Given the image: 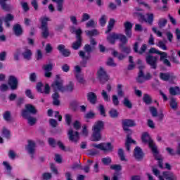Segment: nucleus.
I'll use <instances>...</instances> for the list:
<instances>
[{
	"mask_svg": "<svg viewBox=\"0 0 180 180\" xmlns=\"http://www.w3.org/2000/svg\"><path fill=\"white\" fill-rule=\"evenodd\" d=\"M141 139L142 140V142L144 143V144H147L148 146L155 158L158 161V165L160 168H161L162 169H164V165H162V157L160 156L158 152V147H157V145L155 144L154 141L151 139V136H150V134H148V132H143L141 135Z\"/></svg>",
	"mask_w": 180,
	"mask_h": 180,
	"instance_id": "nucleus-1",
	"label": "nucleus"
},
{
	"mask_svg": "<svg viewBox=\"0 0 180 180\" xmlns=\"http://www.w3.org/2000/svg\"><path fill=\"white\" fill-rule=\"evenodd\" d=\"M56 79L57 80L52 84V88L55 92L53 94L52 98L53 99V105L58 106V105H60V100H58L60 96L57 91L64 92V91H65V87L63 86V81L60 79V75H56Z\"/></svg>",
	"mask_w": 180,
	"mask_h": 180,
	"instance_id": "nucleus-2",
	"label": "nucleus"
},
{
	"mask_svg": "<svg viewBox=\"0 0 180 180\" xmlns=\"http://www.w3.org/2000/svg\"><path fill=\"white\" fill-rule=\"evenodd\" d=\"M134 16L137 18L140 22H146V23H149L150 25H152L153 22H154V14L150 13L144 16L138 8H134Z\"/></svg>",
	"mask_w": 180,
	"mask_h": 180,
	"instance_id": "nucleus-3",
	"label": "nucleus"
},
{
	"mask_svg": "<svg viewBox=\"0 0 180 180\" xmlns=\"http://www.w3.org/2000/svg\"><path fill=\"white\" fill-rule=\"evenodd\" d=\"M71 33L76 35L77 40L72 44V49L74 50H78L79 47H81V44L82 43V38H81V35L82 34V30L79 27L75 28L74 27H70Z\"/></svg>",
	"mask_w": 180,
	"mask_h": 180,
	"instance_id": "nucleus-4",
	"label": "nucleus"
},
{
	"mask_svg": "<svg viewBox=\"0 0 180 180\" xmlns=\"http://www.w3.org/2000/svg\"><path fill=\"white\" fill-rule=\"evenodd\" d=\"M116 40H120L123 44L127 43V38L122 34L111 33L107 36V41L110 44H115Z\"/></svg>",
	"mask_w": 180,
	"mask_h": 180,
	"instance_id": "nucleus-5",
	"label": "nucleus"
},
{
	"mask_svg": "<svg viewBox=\"0 0 180 180\" xmlns=\"http://www.w3.org/2000/svg\"><path fill=\"white\" fill-rule=\"evenodd\" d=\"M91 147L97 148V150L104 151V153H112L114 148L113 144H112L110 142L94 143L91 145Z\"/></svg>",
	"mask_w": 180,
	"mask_h": 180,
	"instance_id": "nucleus-6",
	"label": "nucleus"
},
{
	"mask_svg": "<svg viewBox=\"0 0 180 180\" xmlns=\"http://www.w3.org/2000/svg\"><path fill=\"white\" fill-rule=\"evenodd\" d=\"M50 22V18L42 17L40 19L41 27L40 29L42 30V36L44 37H49V28L47 27V22Z\"/></svg>",
	"mask_w": 180,
	"mask_h": 180,
	"instance_id": "nucleus-7",
	"label": "nucleus"
},
{
	"mask_svg": "<svg viewBox=\"0 0 180 180\" xmlns=\"http://www.w3.org/2000/svg\"><path fill=\"white\" fill-rule=\"evenodd\" d=\"M149 53H153L155 54H160V61H163L164 64H165V65H167V67H171V63H169V60H168L167 59V54L165 52H161L157 49H155V48H151L149 50Z\"/></svg>",
	"mask_w": 180,
	"mask_h": 180,
	"instance_id": "nucleus-8",
	"label": "nucleus"
},
{
	"mask_svg": "<svg viewBox=\"0 0 180 180\" xmlns=\"http://www.w3.org/2000/svg\"><path fill=\"white\" fill-rule=\"evenodd\" d=\"M29 113H32V115H36V113H37V110L36 109V107H34L32 104L25 105V110H22V117L27 118V116H29Z\"/></svg>",
	"mask_w": 180,
	"mask_h": 180,
	"instance_id": "nucleus-9",
	"label": "nucleus"
},
{
	"mask_svg": "<svg viewBox=\"0 0 180 180\" xmlns=\"http://www.w3.org/2000/svg\"><path fill=\"white\" fill-rule=\"evenodd\" d=\"M122 126L125 131L131 134V131L129 129V127H134L136 126V122L133 120H124L122 121Z\"/></svg>",
	"mask_w": 180,
	"mask_h": 180,
	"instance_id": "nucleus-10",
	"label": "nucleus"
},
{
	"mask_svg": "<svg viewBox=\"0 0 180 180\" xmlns=\"http://www.w3.org/2000/svg\"><path fill=\"white\" fill-rule=\"evenodd\" d=\"M97 77L99 78L101 82L105 81V82L107 81H109V75L106 74V72L105 71V69L103 68H100L97 72Z\"/></svg>",
	"mask_w": 180,
	"mask_h": 180,
	"instance_id": "nucleus-11",
	"label": "nucleus"
},
{
	"mask_svg": "<svg viewBox=\"0 0 180 180\" xmlns=\"http://www.w3.org/2000/svg\"><path fill=\"white\" fill-rule=\"evenodd\" d=\"M37 91L41 94H50V86L49 84L43 85L41 82L37 84Z\"/></svg>",
	"mask_w": 180,
	"mask_h": 180,
	"instance_id": "nucleus-12",
	"label": "nucleus"
},
{
	"mask_svg": "<svg viewBox=\"0 0 180 180\" xmlns=\"http://www.w3.org/2000/svg\"><path fill=\"white\" fill-rule=\"evenodd\" d=\"M68 136L69 137V140L72 141V143H77V141L79 140V134L78 131H74L72 129L68 130Z\"/></svg>",
	"mask_w": 180,
	"mask_h": 180,
	"instance_id": "nucleus-13",
	"label": "nucleus"
},
{
	"mask_svg": "<svg viewBox=\"0 0 180 180\" xmlns=\"http://www.w3.org/2000/svg\"><path fill=\"white\" fill-rule=\"evenodd\" d=\"M75 73L76 79L79 82V84H84L85 79H84V76L81 74V68L78 65L75 67Z\"/></svg>",
	"mask_w": 180,
	"mask_h": 180,
	"instance_id": "nucleus-14",
	"label": "nucleus"
},
{
	"mask_svg": "<svg viewBox=\"0 0 180 180\" xmlns=\"http://www.w3.org/2000/svg\"><path fill=\"white\" fill-rule=\"evenodd\" d=\"M133 23L129 21L124 22V32L127 37H131V29L133 28Z\"/></svg>",
	"mask_w": 180,
	"mask_h": 180,
	"instance_id": "nucleus-15",
	"label": "nucleus"
},
{
	"mask_svg": "<svg viewBox=\"0 0 180 180\" xmlns=\"http://www.w3.org/2000/svg\"><path fill=\"white\" fill-rule=\"evenodd\" d=\"M84 50L86 51V52L80 51L79 52V57H82L83 60H88V58H89L90 56H86V54H88V53H89L90 51H92V48L91 47V45H85Z\"/></svg>",
	"mask_w": 180,
	"mask_h": 180,
	"instance_id": "nucleus-16",
	"label": "nucleus"
},
{
	"mask_svg": "<svg viewBox=\"0 0 180 180\" xmlns=\"http://www.w3.org/2000/svg\"><path fill=\"white\" fill-rule=\"evenodd\" d=\"M53 67H54V64L53 63H49V64L43 65L42 68L44 71H45L44 76L46 78H50V77H51V70H53Z\"/></svg>",
	"mask_w": 180,
	"mask_h": 180,
	"instance_id": "nucleus-17",
	"label": "nucleus"
},
{
	"mask_svg": "<svg viewBox=\"0 0 180 180\" xmlns=\"http://www.w3.org/2000/svg\"><path fill=\"white\" fill-rule=\"evenodd\" d=\"M103 127H105V122L103 121H96L94 122V124L92 127V131H102L103 130Z\"/></svg>",
	"mask_w": 180,
	"mask_h": 180,
	"instance_id": "nucleus-18",
	"label": "nucleus"
},
{
	"mask_svg": "<svg viewBox=\"0 0 180 180\" xmlns=\"http://www.w3.org/2000/svg\"><path fill=\"white\" fill-rule=\"evenodd\" d=\"M157 57L148 55L146 57V63L149 64L152 68H157Z\"/></svg>",
	"mask_w": 180,
	"mask_h": 180,
	"instance_id": "nucleus-19",
	"label": "nucleus"
},
{
	"mask_svg": "<svg viewBox=\"0 0 180 180\" xmlns=\"http://www.w3.org/2000/svg\"><path fill=\"white\" fill-rule=\"evenodd\" d=\"M8 85L13 90L18 89V79L15 76H9Z\"/></svg>",
	"mask_w": 180,
	"mask_h": 180,
	"instance_id": "nucleus-20",
	"label": "nucleus"
},
{
	"mask_svg": "<svg viewBox=\"0 0 180 180\" xmlns=\"http://www.w3.org/2000/svg\"><path fill=\"white\" fill-rule=\"evenodd\" d=\"M146 50H147V45L146 44H143L140 49V50H139V43L136 42L134 45V51H135V53H139V54H143V53H144V51H146Z\"/></svg>",
	"mask_w": 180,
	"mask_h": 180,
	"instance_id": "nucleus-21",
	"label": "nucleus"
},
{
	"mask_svg": "<svg viewBox=\"0 0 180 180\" xmlns=\"http://www.w3.org/2000/svg\"><path fill=\"white\" fill-rule=\"evenodd\" d=\"M134 156L136 160H142V158L144 157V153H143V150H141V148L139 147L135 148Z\"/></svg>",
	"mask_w": 180,
	"mask_h": 180,
	"instance_id": "nucleus-22",
	"label": "nucleus"
},
{
	"mask_svg": "<svg viewBox=\"0 0 180 180\" xmlns=\"http://www.w3.org/2000/svg\"><path fill=\"white\" fill-rule=\"evenodd\" d=\"M36 149V143L33 141H28V145L26 147L27 151H28L29 154H33Z\"/></svg>",
	"mask_w": 180,
	"mask_h": 180,
	"instance_id": "nucleus-23",
	"label": "nucleus"
},
{
	"mask_svg": "<svg viewBox=\"0 0 180 180\" xmlns=\"http://www.w3.org/2000/svg\"><path fill=\"white\" fill-rule=\"evenodd\" d=\"M58 50L65 57H69L71 52L68 49H65V46L60 44L58 46Z\"/></svg>",
	"mask_w": 180,
	"mask_h": 180,
	"instance_id": "nucleus-24",
	"label": "nucleus"
},
{
	"mask_svg": "<svg viewBox=\"0 0 180 180\" xmlns=\"http://www.w3.org/2000/svg\"><path fill=\"white\" fill-rule=\"evenodd\" d=\"M92 135L91 140V141H101L102 139V135L101 134V132L98 131H92Z\"/></svg>",
	"mask_w": 180,
	"mask_h": 180,
	"instance_id": "nucleus-25",
	"label": "nucleus"
},
{
	"mask_svg": "<svg viewBox=\"0 0 180 180\" xmlns=\"http://www.w3.org/2000/svg\"><path fill=\"white\" fill-rule=\"evenodd\" d=\"M131 144H136V141L130 138V136L128 135L127 136V140L125 143V147L127 151H130V146H131Z\"/></svg>",
	"mask_w": 180,
	"mask_h": 180,
	"instance_id": "nucleus-26",
	"label": "nucleus"
},
{
	"mask_svg": "<svg viewBox=\"0 0 180 180\" xmlns=\"http://www.w3.org/2000/svg\"><path fill=\"white\" fill-rule=\"evenodd\" d=\"M118 156L120 161H122V162H127V161H129V159H127V158H126V155H124V151L123 150V149L118 150Z\"/></svg>",
	"mask_w": 180,
	"mask_h": 180,
	"instance_id": "nucleus-27",
	"label": "nucleus"
},
{
	"mask_svg": "<svg viewBox=\"0 0 180 180\" xmlns=\"http://www.w3.org/2000/svg\"><path fill=\"white\" fill-rule=\"evenodd\" d=\"M87 99L90 103H96V94L90 92L87 94Z\"/></svg>",
	"mask_w": 180,
	"mask_h": 180,
	"instance_id": "nucleus-28",
	"label": "nucleus"
},
{
	"mask_svg": "<svg viewBox=\"0 0 180 180\" xmlns=\"http://www.w3.org/2000/svg\"><path fill=\"white\" fill-rule=\"evenodd\" d=\"M53 2L57 4V10L58 12H61L64 9V0H52Z\"/></svg>",
	"mask_w": 180,
	"mask_h": 180,
	"instance_id": "nucleus-29",
	"label": "nucleus"
},
{
	"mask_svg": "<svg viewBox=\"0 0 180 180\" xmlns=\"http://www.w3.org/2000/svg\"><path fill=\"white\" fill-rule=\"evenodd\" d=\"M169 92L173 96L180 95V89L179 86L170 87Z\"/></svg>",
	"mask_w": 180,
	"mask_h": 180,
	"instance_id": "nucleus-30",
	"label": "nucleus"
},
{
	"mask_svg": "<svg viewBox=\"0 0 180 180\" xmlns=\"http://www.w3.org/2000/svg\"><path fill=\"white\" fill-rule=\"evenodd\" d=\"M12 20H13V15L11 14H7L4 18L5 25L7 27H9L11 26L9 22H12Z\"/></svg>",
	"mask_w": 180,
	"mask_h": 180,
	"instance_id": "nucleus-31",
	"label": "nucleus"
},
{
	"mask_svg": "<svg viewBox=\"0 0 180 180\" xmlns=\"http://www.w3.org/2000/svg\"><path fill=\"white\" fill-rule=\"evenodd\" d=\"M32 51L30 49H25L22 52V56L25 60H30L32 56Z\"/></svg>",
	"mask_w": 180,
	"mask_h": 180,
	"instance_id": "nucleus-32",
	"label": "nucleus"
},
{
	"mask_svg": "<svg viewBox=\"0 0 180 180\" xmlns=\"http://www.w3.org/2000/svg\"><path fill=\"white\" fill-rule=\"evenodd\" d=\"M1 135L6 139H9L11 137V131H9L8 128L4 127L1 129Z\"/></svg>",
	"mask_w": 180,
	"mask_h": 180,
	"instance_id": "nucleus-33",
	"label": "nucleus"
},
{
	"mask_svg": "<svg viewBox=\"0 0 180 180\" xmlns=\"http://www.w3.org/2000/svg\"><path fill=\"white\" fill-rule=\"evenodd\" d=\"M85 33L86 36H89V37H92L94 36H99V31H98L97 30H86L85 31Z\"/></svg>",
	"mask_w": 180,
	"mask_h": 180,
	"instance_id": "nucleus-34",
	"label": "nucleus"
},
{
	"mask_svg": "<svg viewBox=\"0 0 180 180\" xmlns=\"http://www.w3.org/2000/svg\"><path fill=\"white\" fill-rule=\"evenodd\" d=\"M115 23H116V20H115L114 18L110 19V21H109L108 25V30L105 31L106 34L109 33V32H110V30H112V29H113V26H115Z\"/></svg>",
	"mask_w": 180,
	"mask_h": 180,
	"instance_id": "nucleus-35",
	"label": "nucleus"
},
{
	"mask_svg": "<svg viewBox=\"0 0 180 180\" xmlns=\"http://www.w3.org/2000/svg\"><path fill=\"white\" fill-rule=\"evenodd\" d=\"M13 31L15 33L16 36H20V34H22L23 32L22 30V27H20V25L18 24L14 25Z\"/></svg>",
	"mask_w": 180,
	"mask_h": 180,
	"instance_id": "nucleus-36",
	"label": "nucleus"
},
{
	"mask_svg": "<svg viewBox=\"0 0 180 180\" xmlns=\"http://www.w3.org/2000/svg\"><path fill=\"white\" fill-rule=\"evenodd\" d=\"M89 131L88 130V125H83L82 127L81 136L83 137H88Z\"/></svg>",
	"mask_w": 180,
	"mask_h": 180,
	"instance_id": "nucleus-37",
	"label": "nucleus"
},
{
	"mask_svg": "<svg viewBox=\"0 0 180 180\" xmlns=\"http://www.w3.org/2000/svg\"><path fill=\"white\" fill-rule=\"evenodd\" d=\"M106 22H108V15H103L98 19L99 25H101L102 27L106 25Z\"/></svg>",
	"mask_w": 180,
	"mask_h": 180,
	"instance_id": "nucleus-38",
	"label": "nucleus"
},
{
	"mask_svg": "<svg viewBox=\"0 0 180 180\" xmlns=\"http://www.w3.org/2000/svg\"><path fill=\"white\" fill-rule=\"evenodd\" d=\"M160 78L163 81H168L172 78V75H169L168 73H161L160 74Z\"/></svg>",
	"mask_w": 180,
	"mask_h": 180,
	"instance_id": "nucleus-39",
	"label": "nucleus"
},
{
	"mask_svg": "<svg viewBox=\"0 0 180 180\" xmlns=\"http://www.w3.org/2000/svg\"><path fill=\"white\" fill-rule=\"evenodd\" d=\"M137 82H139L140 84H141V82H144V81H146V79L144 78V73L143 72V71H140L139 75H138V77L136 79Z\"/></svg>",
	"mask_w": 180,
	"mask_h": 180,
	"instance_id": "nucleus-40",
	"label": "nucleus"
},
{
	"mask_svg": "<svg viewBox=\"0 0 180 180\" xmlns=\"http://www.w3.org/2000/svg\"><path fill=\"white\" fill-rule=\"evenodd\" d=\"M170 106L172 109H174V110H176L178 109V102H176V99L172 98L170 101Z\"/></svg>",
	"mask_w": 180,
	"mask_h": 180,
	"instance_id": "nucleus-41",
	"label": "nucleus"
},
{
	"mask_svg": "<svg viewBox=\"0 0 180 180\" xmlns=\"http://www.w3.org/2000/svg\"><path fill=\"white\" fill-rule=\"evenodd\" d=\"M96 22L94 20H90L86 23V27H96Z\"/></svg>",
	"mask_w": 180,
	"mask_h": 180,
	"instance_id": "nucleus-42",
	"label": "nucleus"
},
{
	"mask_svg": "<svg viewBox=\"0 0 180 180\" xmlns=\"http://www.w3.org/2000/svg\"><path fill=\"white\" fill-rule=\"evenodd\" d=\"M149 110L153 117H157V116H158V112L157 111V108H155V107H150Z\"/></svg>",
	"mask_w": 180,
	"mask_h": 180,
	"instance_id": "nucleus-43",
	"label": "nucleus"
},
{
	"mask_svg": "<svg viewBox=\"0 0 180 180\" xmlns=\"http://www.w3.org/2000/svg\"><path fill=\"white\" fill-rule=\"evenodd\" d=\"M123 103L124 106H126L127 108H129V109H131L132 104L130 100L127 97H125L124 98Z\"/></svg>",
	"mask_w": 180,
	"mask_h": 180,
	"instance_id": "nucleus-44",
	"label": "nucleus"
},
{
	"mask_svg": "<svg viewBox=\"0 0 180 180\" xmlns=\"http://www.w3.org/2000/svg\"><path fill=\"white\" fill-rule=\"evenodd\" d=\"M122 89H123V85L118 84L117 86V91L118 96H124V93H123V91H122Z\"/></svg>",
	"mask_w": 180,
	"mask_h": 180,
	"instance_id": "nucleus-45",
	"label": "nucleus"
},
{
	"mask_svg": "<svg viewBox=\"0 0 180 180\" xmlns=\"http://www.w3.org/2000/svg\"><path fill=\"white\" fill-rule=\"evenodd\" d=\"M27 120V122L29 123V124H30V126H33V124H34L37 122V120L35 117H29L27 116V118H25Z\"/></svg>",
	"mask_w": 180,
	"mask_h": 180,
	"instance_id": "nucleus-46",
	"label": "nucleus"
},
{
	"mask_svg": "<svg viewBox=\"0 0 180 180\" xmlns=\"http://www.w3.org/2000/svg\"><path fill=\"white\" fill-rule=\"evenodd\" d=\"M120 49H121L122 53H126V54H129V53H130L131 51L130 47H124L123 44H120Z\"/></svg>",
	"mask_w": 180,
	"mask_h": 180,
	"instance_id": "nucleus-47",
	"label": "nucleus"
},
{
	"mask_svg": "<svg viewBox=\"0 0 180 180\" xmlns=\"http://www.w3.org/2000/svg\"><path fill=\"white\" fill-rule=\"evenodd\" d=\"M110 117H117L119 116V112L115 109H112L109 111Z\"/></svg>",
	"mask_w": 180,
	"mask_h": 180,
	"instance_id": "nucleus-48",
	"label": "nucleus"
},
{
	"mask_svg": "<svg viewBox=\"0 0 180 180\" xmlns=\"http://www.w3.org/2000/svg\"><path fill=\"white\" fill-rule=\"evenodd\" d=\"M5 2H6V0H0V4L1 5L2 8L4 9V11H9L11 7L5 4Z\"/></svg>",
	"mask_w": 180,
	"mask_h": 180,
	"instance_id": "nucleus-49",
	"label": "nucleus"
},
{
	"mask_svg": "<svg viewBox=\"0 0 180 180\" xmlns=\"http://www.w3.org/2000/svg\"><path fill=\"white\" fill-rule=\"evenodd\" d=\"M101 95L105 102H110V98L109 97V95H108V93L105 90H103Z\"/></svg>",
	"mask_w": 180,
	"mask_h": 180,
	"instance_id": "nucleus-50",
	"label": "nucleus"
},
{
	"mask_svg": "<svg viewBox=\"0 0 180 180\" xmlns=\"http://www.w3.org/2000/svg\"><path fill=\"white\" fill-rule=\"evenodd\" d=\"M101 161L104 165H109V164L112 162V158H110V157H106L103 158Z\"/></svg>",
	"mask_w": 180,
	"mask_h": 180,
	"instance_id": "nucleus-51",
	"label": "nucleus"
},
{
	"mask_svg": "<svg viewBox=\"0 0 180 180\" xmlns=\"http://www.w3.org/2000/svg\"><path fill=\"white\" fill-rule=\"evenodd\" d=\"M25 95L30 99H34V95H33V93L30 89L25 90Z\"/></svg>",
	"mask_w": 180,
	"mask_h": 180,
	"instance_id": "nucleus-52",
	"label": "nucleus"
},
{
	"mask_svg": "<svg viewBox=\"0 0 180 180\" xmlns=\"http://www.w3.org/2000/svg\"><path fill=\"white\" fill-rule=\"evenodd\" d=\"M143 102H145L146 105H149V103L151 102V97L148 94H144Z\"/></svg>",
	"mask_w": 180,
	"mask_h": 180,
	"instance_id": "nucleus-53",
	"label": "nucleus"
},
{
	"mask_svg": "<svg viewBox=\"0 0 180 180\" xmlns=\"http://www.w3.org/2000/svg\"><path fill=\"white\" fill-rule=\"evenodd\" d=\"M3 117L4 120H6V122H11V112L6 111V112H4Z\"/></svg>",
	"mask_w": 180,
	"mask_h": 180,
	"instance_id": "nucleus-54",
	"label": "nucleus"
},
{
	"mask_svg": "<svg viewBox=\"0 0 180 180\" xmlns=\"http://www.w3.org/2000/svg\"><path fill=\"white\" fill-rule=\"evenodd\" d=\"M112 55L114 56V57H117L118 60H123V58H124V56L123 54L119 55L116 51H113L112 52Z\"/></svg>",
	"mask_w": 180,
	"mask_h": 180,
	"instance_id": "nucleus-55",
	"label": "nucleus"
},
{
	"mask_svg": "<svg viewBox=\"0 0 180 180\" xmlns=\"http://www.w3.org/2000/svg\"><path fill=\"white\" fill-rule=\"evenodd\" d=\"M72 126L75 130H79V129H81V122L78 120H76L73 122Z\"/></svg>",
	"mask_w": 180,
	"mask_h": 180,
	"instance_id": "nucleus-56",
	"label": "nucleus"
},
{
	"mask_svg": "<svg viewBox=\"0 0 180 180\" xmlns=\"http://www.w3.org/2000/svg\"><path fill=\"white\" fill-rule=\"evenodd\" d=\"M35 57L37 60H41L43 58V52H41L40 49L37 50Z\"/></svg>",
	"mask_w": 180,
	"mask_h": 180,
	"instance_id": "nucleus-57",
	"label": "nucleus"
},
{
	"mask_svg": "<svg viewBox=\"0 0 180 180\" xmlns=\"http://www.w3.org/2000/svg\"><path fill=\"white\" fill-rule=\"evenodd\" d=\"M166 25H167V19L162 18L159 20L158 25L160 26V27H164V26H165Z\"/></svg>",
	"mask_w": 180,
	"mask_h": 180,
	"instance_id": "nucleus-58",
	"label": "nucleus"
},
{
	"mask_svg": "<svg viewBox=\"0 0 180 180\" xmlns=\"http://www.w3.org/2000/svg\"><path fill=\"white\" fill-rule=\"evenodd\" d=\"M91 16L88 13H83L82 15V20L81 22H86V20H89Z\"/></svg>",
	"mask_w": 180,
	"mask_h": 180,
	"instance_id": "nucleus-59",
	"label": "nucleus"
},
{
	"mask_svg": "<svg viewBox=\"0 0 180 180\" xmlns=\"http://www.w3.org/2000/svg\"><path fill=\"white\" fill-rule=\"evenodd\" d=\"M111 169H114V171H121L122 166L120 165H112L110 166Z\"/></svg>",
	"mask_w": 180,
	"mask_h": 180,
	"instance_id": "nucleus-60",
	"label": "nucleus"
},
{
	"mask_svg": "<svg viewBox=\"0 0 180 180\" xmlns=\"http://www.w3.org/2000/svg\"><path fill=\"white\" fill-rule=\"evenodd\" d=\"M112 103L115 106H117L120 103L119 98H117V96L113 95L112 96Z\"/></svg>",
	"mask_w": 180,
	"mask_h": 180,
	"instance_id": "nucleus-61",
	"label": "nucleus"
},
{
	"mask_svg": "<svg viewBox=\"0 0 180 180\" xmlns=\"http://www.w3.org/2000/svg\"><path fill=\"white\" fill-rule=\"evenodd\" d=\"M95 114L93 112H89L84 115L85 119H94Z\"/></svg>",
	"mask_w": 180,
	"mask_h": 180,
	"instance_id": "nucleus-62",
	"label": "nucleus"
},
{
	"mask_svg": "<svg viewBox=\"0 0 180 180\" xmlns=\"http://www.w3.org/2000/svg\"><path fill=\"white\" fill-rule=\"evenodd\" d=\"M157 46L162 49V50H167V46H165V44L162 41H160L157 44Z\"/></svg>",
	"mask_w": 180,
	"mask_h": 180,
	"instance_id": "nucleus-63",
	"label": "nucleus"
},
{
	"mask_svg": "<svg viewBox=\"0 0 180 180\" xmlns=\"http://www.w3.org/2000/svg\"><path fill=\"white\" fill-rule=\"evenodd\" d=\"M45 51H46V53H51V51H53V46H51V44H46Z\"/></svg>",
	"mask_w": 180,
	"mask_h": 180,
	"instance_id": "nucleus-64",
	"label": "nucleus"
}]
</instances>
